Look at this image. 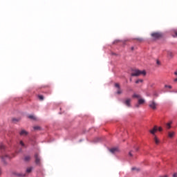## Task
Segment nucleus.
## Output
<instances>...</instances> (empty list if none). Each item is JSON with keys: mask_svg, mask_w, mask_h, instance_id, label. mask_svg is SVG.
<instances>
[{"mask_svg": "<svg viewBox=\"0 0 177 177\" xmlns=\"http://www.w3.org/2000/svg\"><path fill=\"white\" fill-rule=\"evenodd\" d=\"M146 75V71H145L135 70L131 74V77H139V75Z\"/></svg>", "mask_w": 177, "mask_h": 177, "instance_id": "1", "label": "nucleus"}, {"mask_svg": "<svg viewBox=\"0 0 177 177\" xmlns=\"http://www.w3.org/2000/svg\"><path fill=\"white\" fill-rule=\"evenodd\" d=\"M149 106L150 109H152V110H156L157 109V106H158V104H157V102L154 100H153L151 101H149Z\"/></svg>", "mask_w": 177, "mask_h": 177, "instance_id": "2", "label": "nucleus"}, {"mask_svg": "<svg viewBox=\"0 0 177 177\" xmlns=\"http://www.w3.org/2000/svg\"><path fill=\"white\" fill-rule=\"evenodd\" d=\"M151 37L152 38H153L154 39H159V38H161V37H162V33L161 32H155L151 33Z\"/></svg>", "mask_w": 177, "mask_h": 177, "instance_id": "3", "label": "nucleus"}, {"mask_svg": "<svg viewBox=\"0 0 177 177\" xmlns=\"http://www.w3.org/2000/svg\"><path fill=\"white\" fill-rule=\"evenodd\" d=\"M12 174L15 176H17V177H26V176H27V174H26V173H19L17 171L12 172Z\"/></svg>", "mask_w": 177, "mask_h": 177, "instance_id": "4", "label": "nucleus"}, {"mask_svg": "<svg viewBox=\"0 0 177 177\" xmlns=\"http://www.w3.org/2000/svg\"><path fill=\"white\" fill-rule=\"evenodd\" d=\"M35 164H37V165H41V158H39L38 153L35 154Z\"/></svg>", "mask_w": 177, "mask_h": 177, "instance_id": "5", "label": "nucleus"}, {"mask_svg": "<svg viewBox=\"0 0 177 177\" xmlns=\"http://www.w3.org/2000/svg\"><path fill=\"white\" fill-rule=\"evenodd\" d=\"M10 157H9V156H8V155H3L1 156V160L5 164V165H6V164H8V162H6V160H10Z\"/></svg>", "mask_w": 177, "mask_h": 177, "instance_id": "6", "label": "nucleus"}, {"mask_svg": "<svg viewBox=\"0 0 177 177\" xmlns=\"http://www.w3.org/2000/svg\"><path fill=\"white\" fill-rule=\"evenodd\" d=\"M132 100L131 98H127L126 100L123 102L124 104H125L127 107H131V102Z\"/></svg>", "mask_w": 177, "mask_h": 177, "instance_id": "7", "label": "nucleus"}, {"mask_svg": "<svg viewBox=\"0 0 177 177\" xmlns=\"http://www.w3.org/2000/svg\"><path fill=\"white\" fill-rule=\"evenodd\" d=\"M115 88H118V91H117V94L118 95H121V93H122V90H121V87L120 86V84L116 83L115 84Z\"/></svg>", "mask_w": 177, "mask_h": 177, "instance_id": "8", "label": "nucleus"}, {"mask_svg": "<svg viewBox=\"0 0 177 177\" xmlns=\"http://www.w3.org/2000/svg\"><path fill=\"white\" fill-rule=\"evenodd\" d=\"M109 151H111L112 153V154H116V153L120 152V149H118V147H113V148L109 149Z\"/></svg>", "mask_w": 177, "mask_h": 177, "instance_id": "9", "label": "nucleus"}, {"mask_svg": "<svg viewBox=\"0 0 177 177\" xmlns=\"http://www.w3.org/2000/svg\"><path fill=\"white\" fill-rule=\"evenodd\" d=\"M157 131H158V128L157 127V126H154L153 129L150 130L149 132L150 133H151V135H156V132H157Z\"/></svg>", "mask_w": 177, "mask_h": 177, "instance_id": "10", "label": "nucleus"}, {"mask_svg": "<svg viewBox=\"0 0 177 177\" xmlns=\"http://www.w3.org/2000/svg\"><path fill=\"white\" fill-rule=\"evenodd\" d=\"M19 135L21 136H27L28 135V132H27L26 130L22 129L20 132H19Z\"/></svg>", "mask_w": 177, "mask_h": 177, "instance_id": "11", "label": "nucleus"}, {"mask_svg": "<svg viewBox=\"0 0 177 177\" xmlns=\"http://www.w3.org/2000/svg\"><path fill=\"white\" fill-rule=\"evenodd\" d=\"M30 160H31V156H30L28 155L25 156L24 158V161H25V162H30Z\"/></svg>", "mask_w": 177, "mask_h": 177, "instance_id": "12", "label": "nucleus"}, {"mask_svg": "<svg viewBox=\"0 0 177 177\" xmlns=\"http://www.w3.org/2000/svg\"><path fill=\"white\" fill-rule=\"evenodd\" d=\"M32 169H34L32 167H27L26 170V174H31V172H32Z\"/></svg>", "mask_w": 177, "mask_h": 177, "instance_id": "13", "label": "nucleus"}, {"mask_svg": "<svg viewBox=\"0 0 177 177\" xmlns=\"http://www.w3.org/2000/svg\"><path fill=\"white\" fill-rule=\"evenodd\" d=\"M153 140H154L156 145H159L160 144V140L158 139V138H157L156 136H154Z\"/></svg>", "mask_w": 177, "mask_h": 177, "instance_id": "14", "label": "nucleus"}, {"mask_svg": "<svg viewBox=\"0 0 177 177\" xmlns=\"http://www.w3.org/2000/svg\"><path fill=\"white\" fill-rule=\"evenodd\" d=\"M171 125H172V121H170L169 122L166 124V128L167 129H171Z\"/></svg>", "mask_w": 177, "mask_h": 177, "instance_id": "15", "label": "nucleus"}, {"mask_svg": "<svg viewBox=\"0 0 177 177\" xmlns=\"http://www.w3.org/2000/svg\"><path fill=\"white\" fill-rule=\"evenodd\" d=\"M168 136H169V138H173L174 136H175V132H174V131L169 132Z\"/></svg>", "mask_w": 177, "mask_h": 177, "instance_id": "16", "label": "nucleus"}, {"mask_svg": "<svg viewBox=\"0 0 177 177\" xmlns=\"http://www.w3.org/2000/svg\"><path fill=\"white\" fill-rule=\"evenodd\" d=\"M132 97H134V98L136 97V99L140 100L142 97L139 94H133Z\"/></svg>", "mask_w": 177, "mask_h": 177, "instance_id": "17", "label": "nucleus"}, {"mask_svg": "<svg viewBox=\"0 0 177 177\" xmlns=\"http://www.w3.org/2000/svg\"><path fill=\"white\" fill-rule=\"evenodd\" d=\"M145 102V99H143V98H140V99L138 100V103H139V104H144Z\"/></svg>", "mask_w": 177, "mask_h": 177, "instance_id": "18", "label": "nucleus"}, {"mask_svg": "<svg viewBox=\"0 0 177 177\" xmlns=\"http://www.w3.org/2000/svg\"><path fill=\"white\" fill-rule=\"evenodd\" d=\"M167 56L168 57H169L170 59H172V57H174V53H172V52H168L167 53Z\"/></svg>", "mask_w": 177, "mask_h": 177, "instance_id": "19", "label": "nucleus"}, {"mask_svg": "<svg viewBox=\"0 0 177 177\" xmlns=\"http://www.w3.org/2000/svg\"><path fill=\"white\" fill-rule=\"evenodd\" d=\"M28 118H30V120H33L34 121L37 120V118L34 116V115H30Z\"/></svg>", "mask_w": 177, "mask_h": 177, "instance_id": "20", "label": "nucleus"}, {"mask_svg": "<svg viewBox=\"0 0 177 177\" xmlns=\"http://www.w3.org/2000/svg\"><path fill=\"white\" fill-rule=\"evenodd\" d=\"M33 129H34L35 131H41V127H39V126H35V127H33Z\"/></svg>", "mask_w": 177, "mask_h": 177, "instance_id": "21", "label": "nucleus"}, {"mask_svg": "<svg viewBox=\"0 0 177 177\" xmlns=\"http://www.w3.org/2000/svg\"><path fill=\"white\" fill-rule=\"evenodd\" d=\"M19 145H21V146H22V147H26V145L24 144V142L22 140H21L19 142Z\"/></svg>", "mask_w": 177, "mask_h": 177, "instance_id": "22", "label": "nucleus"}, {"mask_svg": "<svg viewBox=\"0 0 177 177\" xmlns=\"http://www.w3.org/2000/svg\"><path fill=\"white\" fill-rule=\"evenodd\" d=\"M0 150H5V145L3 144L0 145Z\"/></svg>", "mask_w": 177, "mask_h": 177, "instance_id": "23", "label": "nucleus"}, {"mask_svg": "<svg viewBox=\"0 0 177 177\" xmlns=\"http://www.w3.org/2000/svg\"><path fill=\"white\" fill-rule=\"evenodd\" d=\"M165 88H169V89H172V86L165 84Z\"/></svg>", "mask_w": 177, "mask_h": 177, "instance_id": "24", "label": "nucleus"}, {"mask_svg": "<svg viewBox=\"0 0 177 177\" xmlns=\"http://www.w3.org/2000/svg\"><path fill=\"white\" fill-rule=\"evenodd\" d=\"M139 82H143V80L140 79L136 81V84H139Z\"/></svg>", "mask_w": 177, "mask_h": 177, "instance_id": "25", "label": "nucleus"}, {"mask_svg": "<svg viewBox=\"0 0 177 177\" xmlns=\"http://www.w3.org/2000/svg\"><path fill=\"white\" fill-rule=\"evenodd\" d=\"M39 100H44V95H38Z\"/></svg>", "mask_w": 177, "mask_h": 177, "instance_id": "26", "label": "nucleus"}, {"mask_svg": "<svg viewBox=\"0 0 177 177\" xmlns=\"http://www.w3.org/2000/svg\"><path fill=\"white\" fill-rule=\"evenodd\" d=\"M132 153H133V151H131L129 153V157H133V154H132Z\"/></svg>", "mask_w": 177, "mask_h": 177, "instance_id": "27", "label": "nucleus"}, {"mask_svg": "<svg viewBox=\"0 0 177 177\" xmlns=\"http://www.w3.org/2000/svg\"><path fill=\"white\" fill-rule=\"evenodd\" d=\"M136 41H139L140 42H142V41H143V39L142 38H136Z\"/></svg>", "mask_w": 177, "mask_h": 177, "instance_id": "28", "label": "nucleus"}, {"mask_svg": "<svg viewBox=\"0 0 177 177\" xmlns=\"http://www.w3.org/2000/svg\"><path fill=\"white\" fill-rule=\"evenodd\" d=\"M140 106V104H139V102H138V104H136V107H137V109H139Z\"/></svg>", "mask_w": 177, "mask_h": 177, "instance_id": "29", "label": "nucleus"}, {"mask_svg": "<svg viewBox=\"0 0 177 177\" xmlns=\"http://www.w3.org/2000/svg\"><path fill=\"white\" fill-rule=\"evenodd\" d=\"M156 64H158V66H160V64H161V62H160L159 60H157V61H156Z\"/></svg>", "mask_w": 177, "mask_h": 177, "instance_id": "30", "label": "nucleus"}, {"mask_svg": "<svg viewBox=\"0 0 177 177\" xmlns=\"http://www.w3.org/2000/svg\"><path fill=\"white\" fill-rule=\"evenodd\" d=\"M158 131H159V132L162 131V127H159V128H158Z\"/></svg>", "mask_w": 177, "mask_h": 177, "instance_id": "31", "label": "nucleus"}, {"mask_svg": "<svg viewBox=\"0 0 177 177\" xmlns=\"http://www.w3.org/2000/svg\"><path fill=\"white\" fill-rule=\"evenodd\" d=\"M173 177H177V173H174Z\"/></svg>", "mask_w": 177, "mask_h": 177, "instance_id": "32", "label": "nucleus"}, {"mask_svg": "<svg viewBox=\"0 0 177 177\" xmlns=\"http://www.w3.org/2000/svg\"><path fill=\"white\" fill-rule=\"evenodd\" d=\"M131 169H132V171H136L137 169H136V167H133Z\"/></svg>", "mask_w": 177, "mask_h": 177, "instance_id": "33", "label": "nucleus"}, {"mask_svg": "<svg viewBox=\"0 0 177 177\" xmlns=\"http://www.w3.org/2000/svg\"><path fill=\"white\" fill-rule=\"evenodd\" d=\"M2 175V169L0 167V176Z\"/></svg>", "mask_w": 177, "mask_h": 177, "instance_id": "34", "label": "nucleus"}, {"mask_svg": "<svg viewBox=\"0 0 177 177\" xmlns=\"http://www.w3.org/2000/svg\"><path fill=\"white\" fill-rule=\"evenodd\" d=\"M174 75H177V71L176 72H174Z\"/></svg>", "mask_w": 177, "mask_h": 177, "instance_id": "35", "label": "nucleus"}, {"mask_svg": "<svg viewBox=\"0 0 177 177\" xmlns=\"http://www.w3.org/2000/svg\"><path fill=\"white\" fill-rule=\"evenodd\" d=\"M174 82H177V78L174 79Z\"/></svg>", "mask_w": 177, "mask_h": 177, "instance_id": "36", "label": "nucleus"}, {"mask_svg": "<svg viewBox=\"0 0 177 177\" xmlns=\"http://www.w3.org/2000/svg\"><path fill=\"white\" fill-rule=\"evenodd\" d=\"M135 49L134 47H131V50H133Z\"/></svg>", "mask_w": 177, "mask_h": 177, "instance_id": "37", "label": "nucleus"}, {"mask_svg": "<svg viewBox=\"0 0 177 177\" xmlns=\"http://www.w3.org/2000/svg\"><path fill=\"white\" fill-rule=\"evenodd\" d=\"M160 177H168V176L165 175V176H160Z\"/></svg>", "mask_w": 177, "mask_h": 177, "instance_id": "38", "label": "nucleus"}, {"mask_svg": "<svg viewBox=\"0 0 177 177\" xmlns=\"http://www.w3.org/2000/svg\"><path fill=\"white\" fill-rule=\"evenodd\" d=\"M12 121H17L16 119H12Z\"/></svg>", "mask_w": 177, "mask_h": 177, "instance_id": "39", "label": "nucleus"}, {"mask_svg": "<svg viewBox=\"0 0 177 177\" xmlns=\"http://www.w3.org/2000/svg\"><path fill=\"white\" fill-rule=\"evenodd\" d=\"M136 151H138V150H139V148H136Z\"/></svg>", "mask_w": 177, "mask_h": 177, "instance_id": "40", "label": "nucleus"}]
</instances>
